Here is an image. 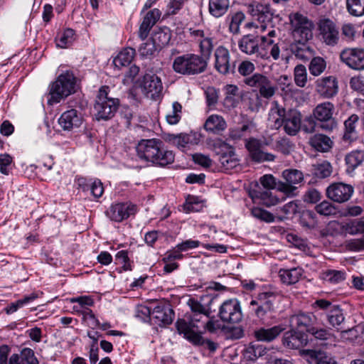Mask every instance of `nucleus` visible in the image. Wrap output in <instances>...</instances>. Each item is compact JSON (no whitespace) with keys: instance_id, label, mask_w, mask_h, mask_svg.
<instances>
[{"instance_id":"nucleus-10","label":"nucleus","mask_w":364,"mask_h":364,"mask_svg":"<svg viewBox=\"0 0 364 364\" xmlns=\"http://www.w3.org/2000/svg\"><path fill=\"white\" fill-rule=\"evenodd\" d=\"M318 36L321 41L328 46L338 44L340 38L339 29L336 24L328 18H321L317 23Z\"/></svg>"},{"instance_id":"nucleus-5","label":"nucleus","mask_w":364,"mask_h":364,"mask_svg":"<svg viewBox=\"0 0 364 364\" xmlns=\"http://www.w3.org/2000/svg\"><path fill=\"white\" fill-rule=\"evenodd\" d=\"M109 87L102 86L98 91L94 105L95 116L97 120H109L112 119L119 105L117 98L109 96Z\"/></svg>"},{"instance_id":"nucleus-37","label":"nucleus","mask_w":364,"mask_h":364,"mask_svg":"<svg viewBox=\"0 0 364 364\" xmlns=\"http://www.w3.org/2000/svg\"><path fill=\"white\" fill-rule=\"evenodd\" d=\"M198 41L199 42L200 55L205 58L206 62L208 63V60L217 42L210 34L206 35L203 39H198Z\"/></svg>"},{"instance_id":"nucleus-25","label":"nucleus","mask_w":364,"mask_h":364,"mask_svg":"<svg viewBox=\"0 0 364 364\" xmlns=\"http://www.w3.org/2000/svg\"><path fill=\"white\" fill-rule=\"evenodd\" d=\"M282 341L286 347L291 349H299L308 343L306 335L292 328L284 333Z\"/></svg>"},{"instance_id":"nucleus-14","label":"nucleus","mask_w":364,"mask_h":364,"mask_svg":"<svg viewBox=\"0 0 364 364\" xmlns=\"http://www.w3.org/2000/svg\"><path fill=\"white\" fill-rule=\"evenodd\" d=\"M282 177L285 181L277 184V190L287 196L294 195L296 185L304 179L303 173L297 169H286L282 172Z\"/></svg>"},{"instance_id":"nucleus-31","label":"nucleus","mask_w":364,"mask_h":364,"mask_svg":"<svg viewBox=\"0 0 364 364\" xmlns=\"http://www.w3.org/2000/svg\"><path fill=\"white\" fill-rule=\"evenodd\" d=\"M227 128V123L224 118L219 114H211L209 116L205 124L204 129L215 134H219Z\"/></svg>"},{"instance_id":"nucleus-16","label":"nucleus","mask_w":364,"mask_h":364,"mask_svg":"<svg viewBox=\"0 0 364 364\" xmlns=\"http://www.w3.org/2000/svg\"><path fill=\"white\" fill-rule=\"evenodd\" d=\"M264 144L260 140L250 138L246 140L245 147L250 153L251 159L257 163L273 161L275 156L263 150Z\"/></svg>"},{"instance_id":"nucleus-50","label":"nucleus","mask_w":364,"mask_h":364,"mask_svg":"<svg viewBox=\"0 0 364 364\" xmlns=\"http://www.w3.org/2000/svg\"><path fill=\"white\" fill-rule=\"evenodd\" d=\"M37 297L38 294L36 293H32L29 295L25 296L23 299H19L14 303H12L9 307H7V314H13L14 312L16 311L19 308H21L24 305L33 301Z\"/></svg>"},{"instance_id":"nucleus-64","label":"nucleus","mask_w":364,"mask_h":364,"mask_svg":"<svg viewBox=\"0 0 364 364\" xmlns=\"http://www.w3.org/2000/svg\"><path fill=\"white\" fill-rule=\"evenodd\" d=\"M250 129L249 124H244L240 128L231 129L230 137L234 140L240 139L246 136V132Z\"/></svg>"},{"instance_id":"nucleus-61","label":"nucleus","mask_w":364,"mask_h":364,"mask_svg":"<svg viewBox=\"0 0 364 364\" xmlns=\"http://www.w3.org/2000/svg\"><path fill=\"white\" fill-rule=\"evenodd\" d=\"M161 14V13L158 9L151 10L147 12L142 21V23H146L148 26L153 27L160 18Z\"/></svg>"},{"instance_id":"nucleus-26","label":"nucleus","mask_w":364,"mask_h":364,"mask_svg":"<svg viewBox=\"0 0 364 364\" xmlns=\"http://www.w3.org/2000/svg\"><path fill=\"white\" fill-rule=\"evenodd\" d=\"M82 122L80 114L76 109H72L63 112L58 119L60 126L64 129L70 131L79 127Z\"/></svg>"},{"instance_id":"nucleus-6","label":"nucleus","mask_w":364,"mask_h":364,"mask_svg":"<svg viewBox=\"0 0 364 364\" xmlns=\"http://www.w3.org/2000/svg\"><path fill=\"white\" fill-rule=\"evenodd\" d=\"M76 78L72 72L66 71L60 74L52 84L48 102L58 103L68 96L75 92Z\"/></svg>"},{"instance_id":"nucleus-63","label":"nucleus","mask_w":364,"mask_h":364,"mask_svg":"<svg viewBox=\"0 0 364 364\" xmlns=\"http://www.w3.org/2000/svg\"><path fill=\"white\" fill-rule=\"evenodd\" d=\"M255 69L253 63L249 60L241 62L238 66V72L242 76H247L252 73Z\"/></svg>"},{"instance_id":"nucleus-9","label":"nucleus","mask_w":364,"mask_h":364,"mask_svg":"<svg viewBox=\"0 0 364 364\" xmlns=\"http://www.w3.org/2000/svg\"><path fill=\"white\" fill-rule=\"evenodd\" d=\"M294 27L293 36L296 42H308L313 37V23L306 17L300 14H295L291 19Z\"/></svg>"},{"instance_id":"nucleus-18","label":"nucleus","mask_w":364,"mask_h":364,"mask_svg":"<svg viewBox=\"0 0 364 364\" xmlns=\"http://www.w3.org/2000/svg\"><path fill=\"white\" fill-rule=\"evenodd\" d=\"M214 67L223 75H227L234 71L235 65L230 63V55L228 48L223 46L216 48L214 52Z\"/></svg>"},{"instance_id":"nucleus-32","label":"nucleus","mask_w":364,"mask_h":364,"mask_svg":"<svg viewBox=\"0 0 364 364\" xmlns=\"http://www.w3.org/2000/svg\"><path fill=\"white\" fill-rule=\"evenodd\" d=\"M301 354L308 355L316 364H338L333 356L323 350H303Z\"/></svg>"},{"instance_id":"nucleus-54","label":"nucleus","mask_w":364,"mask_h":364,"mask_svg":"<svg viewBox=\"0 0 364 364\" xmlns=\"http://www.w3.org/2000/svg\"><path fill=\"white\" fill-rule=\"evenodd\" d=\"M331 166L327 161L318 164L314 168V173L318 178H326L331 175Z\"/></svg>"},{"instance_id":"nucleus-57","label":"nucleus","mask_w":364,"mask_h":364,"mask_svg":"<svg viewBox=\"0 0 364 364\" xmlns=\"http://www.w3.org/2000/svg\"><path fill=\"white\" fill-rule=\"evenodd\" d=\"M311 335H312L316 339L321 341H326L331 338L332 334L331 332L323 328H317L315 326L311 329L309 332Z\"/></svg>"},{"instance_id":"nucleus-46","label":"nucleus","mask_w":364,"mask_h":364,"mask_svg":"<svg viewBox=\"0 0 364 364\" xmlns=\"http://www.w3.org/2000/svg\"><path fill=\"white\" fill-rule=\"evenodd\" d=\"M343 228L346 232L350 235L364 234V220L355 219L350 220Z\"/></svg>"},{"instance_id":"nucleus-27","label":"nucleus","mask_w":364,"mask_h":364,"mask_svg":"<svg viewBox=\"0 0 364 364\" xmlns=\"http://www.w3.org/2000/svg\"><path fill=\"white\" fill-rule=\"evenodd\" d=\"M287 115L285 108L277 101L271 103V108L269 112L268 121L272 127L276 129L280 128Z\"/></svg>"},{"instance_id":"nucleus-40","label":"nucleus","mask_w":364,"mask_h":364,"mask_svg":"<svg viewBox=\"0 0 364 364\" xmlns=\"http://www.w3.org/2000/svg\"><path fill=\"white\" fill-rule=\"evenodd\" d=\"M159 48L167 45L171 40L170 30L167 27L160 28L154 31L150 38Z\"/></svg>"},{"instance_id":"nucleus-3","label":"nucleus","mask_w":364,"mask_h":364,"mask_svg":"<svg viewBox=\"0 0 364 364\" xmlns=\"http://www.w3.org/2000/svg\"><path fill=\"white\" fill-rule=\"evenodd\" d=\"M210 313L189 315L188 321L178 319L176 323V328L180 334L194 345H201L204 339L201 336L202 331L198 332L200 328H203Z\"/></svg>"},{"instance_id":"nucleus-35","label":"nucleus","mask_w":364,"mask_h":364,"mask_svg":"<svg viewBox=\"0 0 364 364\" xmlns=\"http://www.w3.org/2000/svg\"><path fill=\"white\" fill-rule=\"evenodd\" d=\"M310 144L318 151L326 152L332 147L333 141L326 135L317 134L311 137Z\"/></svg>"},{"instance_id":"nucleus-24","label":"nucleus","mask_w":364,"mask_h":364,"mask_svg":"<svg viewBox=\"0 0 364 364\" xmlns=\"http://www.w3.org/2000/svg\"><path fill=\"white\" fill-rule=\"evenodd\" d=\"M217 143L222 151H225L224 153L218 154L219 161L222 167L225 170H231L237 166L239 161L233 148L224 141H218Z\"/></svg>"},{"instance_id":"nucleus-59","label":"nucleus","mask_w":364,"mask_h":364,"mask_svg":"<svg viewBox=\"0 0 364 364\" xmlns=\"http://www.w3.org/2000/svg\"><path fill=\"white\" fill-rule=\"evenodd\" d=\"M188 305L191 311L190 315L210 313L208 309L194 299H190L188 301Z\"/></svg>"},{"instance_id":"nucleus-51","label":"nucleus","mask_w":364,"mask_h":364,"mask_svg":"<svg viewBox=\"0 0 364 364\" xmlns=\"http://www.w3.org/2000/svg\"><path fill=\"white\" fill-rule=\"evenodd\" d=\"M294 82L299 87H305L307 82L306 68L303 65H298L294 68Z\"/></svg>"},{"instance_id":"nucleus-56","label":"nucleus","mask_w":364,"mask_h":364,"mask_svg":"<svg viewBox=\"0 0 364 364\" xmlns=\"http://www.w3.org/2000/svg\"><path fill=\"white\" fill-rule=\"evenodd\" d=\"M158 48L157 46L151 39H149L141 44L139 52L141 55L146 57L154 55Z\"/></svg>"},{"instance_id":"nucleus-29","label":"nucleus","mask_w":364,"mask_h":364,"mask_svg":"<svg viewBox=\"0 0 364 364\" xmlns=\"http://www.w3.org/2000/svg\"><path fill=\"white\" fill-rule=\"evenodd\" d=\"M286 328L283 325H277L269 328H259L255 331L256 339L262 342H271L277 338Z\"/></svg>"},{"instance_id":"nucleus-2","label":"nucleus","mask_w":364,"mask_h":364,"mask_svg":"<svg viewBox=\"0 0 364 364\" xmlns=\"http://www.w3.org/2000/svg\"><path fill=\"white\" fill-rule=\"evenodd\" d=\"M136 152L140 159L156 166H166L174 161L173 151L164 149L159 139H141L136 146Z\"/></svg>"},{"instance_id":"nucleus-21","label":"nucleus","mask_w":364,"mask_h":364,"mask_svg":"<svg viewBox=\"0 0 364 364\" xmlns=\"http://www.w3.org/2000/svg\"><path fill=\"white\" fill-rule=\"evenodd\" d=\"M315 84L316 92L324 98H332L338 92V82L335 76L319 78Z\"/></svg>"},{"instance_id":"nucleus-36","label":"nucleus","mask_w":364,"mask_h":364,"mask_svg":"<svg viewBox=\"0 0 364 364\" xmlns=\"http://www.w3.org/2000/svg\"><path fill=\"white\" fill-rule=\"evenodd\" d=\"M278 85L282 95L285 97H294L302 93L301 90L294 87L287 75L280 76L278 80Z\"/></svg>"},{"instance_id":"nucleus-28","label":"nucleus","mask_w":364,"mask_h":364,"mask_svg":"<svg viewBox=\"0 0 364 364\" xmlns=\"http://www.w3.org/2000/svg\"><path fill=\"white\" fill-rule=\"evenodd\" d=\"M301 113L296 109H290L284 121V129L289 135H296L301 128Z\"/></svg>"},{"instance_id":"nucleus-53","label":"nucleus","mask_w":364,"mask_h":364,"mask_svg":"<svg viewBox=\"0 0 364 364\" xmlns=\"http://www.w3.org/2000/svg\"><path fill=\"white\" fill-rule=\"evenodd\" d=\"M182 106L178 102H175L172 105V111L166 115V119L168 124H176L181 119Z\"/></svg>"},{"instance_id":"nucleus-33","label":"nucleus","mask_w":364,"mask_h":364,"mask_svg":"<svg viewBox=\"0 0 364 364\" xmlns=\"http://www.w3.org/2000/svg\"><path fill=\"white\" fill-rule=\"evenodd\" d=\"M230 8V0H209L208 11L214 18L225 16Z\"/></svg>"},{"instance_id":"nucleus-60","label":"nucleus","mask_w":364,"mask_h":364,"mask_svg":"<svg viewBox=\"0 0 364 364\" xmlns=\"http://www.w3.org/2000/svg\"><path fill=\"white\" fill-rule=\"evenodd\" d=\"M345 246L350 251L359 252L364 250V239L357 238L346 240Z\"/></svg>"},{"instance_id":"nucleus-20","label":"nucleus","mask_w":364,"mask_h":364,"mask_svg":"<svg viewBox=\"0 0 364 364\" xmlns=\"http://www.w3.org/2000/svg\"><path fill=\"white\" fill-rule=\"evenodd\" d=\"M137 208L132 203H116L107 210V215L116 222H121L136 213Z\"/></svg>"},{"instance_id":"nucleus-45","label":"nucleus","mask_w":364,"mask_h":364,"mask_svg":"<svg viewBox=\"0 0 364 364\" xmlns=\"http://www.w3.org/2000/svg\"><path fill=\"white\" fill-rule=\"evenodd\" d=\"M74 31L67 28L61 33H59L55 38L58 47L65 48L72 43L74 40Z\"/></svg>"},{"instance_id":"nucleus-41","label":"nucleus","mask_w":364,"mask_h":364,"mask_svg":"<svg viewBox=\"0 0 364 364\" xmlns=\"http://www.w3.org/2000/svg\"><path fill=\"white\" fill-rule=\"evenodd\" d=\"M364 161V151L356 150L350 152L346 156V163L348 171H353Z\"/></svg>"},{"instance_id":"nucleus-12","label":"nucleus","mask_w":364,"mask_h":364,"mask_svg":"<svg viewBox=\"0 0 364 364\" xmlns=\"http://www.w3.org/2000/svg\"><path fill=\"white\" fill-rule=\"evenodd\" d=\"M247 11L257 19L259 23L260 26H257L261 31H265L267 27H272V19L274 15L273 11L271 9L269 4H263L259 3H252L247 6Z\"/></svg>"},{"instance_id":"nucleus-55","label":"nucleus","mask_w":364,"mask_h":364,"mask_svg":"<svg viewBox=\"0 0 364 364\" xmlns=\"http://www.w3.org/2000/svg\"><path fill=\"white\" fill-rule=\"evenodd\" d=\"M191 136L184 134H181L179 135H171L169 137V141L180 149H184L186 145L189 144Z\"/></svg>"},{"instance_id":"nucleus-43","label":"nucleus","mask_w":364,"mask_h":364,"mask_svg":"<svg viewBox=\"0 0 364 364\" xmlns=\"http://www.w3.org/2000/svg\"><path fill=\"white\" fill-rule=\"evenodd\" d=\"M251 214L254 218H255L261 221L267 223L274 222L275 218H277V220L279 221H282L284 220V218L282 217H280V216L275 217L270 212H269L264 209H262L261 208H257V207L253 208L251 210Z\"/></svg>"},{"instance_id":"nucleus-23","label":"nucleus","mask_w":364,"mask_h":364,"mask_svg":"<svg viewBox=\"0 0 364 364\" xmlns=\"http://www.w3.org/2000/svg\"><path fill=\"white\" fill-rule=\"evenodd\" d=\"M143 92L151 98L154 99L161 92L163 86L161 79L155 74L146 73L141 82Z\"/></svg>"},{"instance_id":"nucleus-11","label":"nucleus","mask_w":364,"mask_h":364,"mask_svg":"<svg viewBox=\"0 0 364 364\" xmlns=\"http://www.w3.org/2000/svg\"><path fill=\"white\" fill-rule=\"evenodd\" d=\"M218 316L223 322L239 323L242 318L240 301L237 299L225 301L219 308Z\"/></svg>"},{"instance_id":"nucleus-15","label":"nucleus","mask_w":364,"mask_h":364,"mask_svg":"<svg viewBox=\"0 0 364 364\" xmlns=\"http://www.w3.org/2000/svg\"><path fill=\"white\" fill-rule=\"evenodd\" d=\"M317 323L316 316L311 312L299 311L289 318L291 328L300 332H309Z\"/></svg>"},{"instance_id":"nucleus-4","label":"nucleus","mask_w":364,"mask_h":364,"mask_svg":"<svg viewBox=\"0 0 364 364\" xmlns=\"http://www.w3.org/2000/svg\"><path fill=\"white\" fill-rule=\"evenodd\" d=\"M208 67L206 59L198 54L185 53L174 58L173 70L183 75H195L204 73Z\"/></svg>"},{"instance_id":"nucleus-34","label":"nucleus","mask_w":364,"mask_h":364,"mask_svg":"<svg viewBox=\"0 0 364 364\" xmlns=\"http://www.w3.org/2000/svg\"><path fill=\"white\" fill-rule=\"evenodd\" d=\"M303 269L300 267L291 269H282L279 272V277L282 283L287 285L296 284L303 274Z\"/></svg>"},{"instance_id":"nucleus-47","label":"nucleus","mask_w":364,"mask_h":364,"mask_svg":"<svg viewBox=\"0 0 364 364\" xmlns=\"http://www.w3.org/2000/svg\"><path fill=\"white\" fill-rule=\"evenodd\" d=\"M346 8L350 15L362 16L364 15V0H346Z\"/></svg>"},{"instance_id":"nucleus-62","label":"nucleus","mask_w":364,"mask_h":364,"mask_svg":"<svg viewBox=\"0 0 364 364\" xmlns=\"http://www.w3.org/2000/svg\"><path fill=\"white\" fill-rule=\"evenodd\" d=\"M277 89V87L274 86L269 80L265 85H263L262 87L259 90V92L262 97L269 99L274 95Z\"/></svg>"},{"instance_id":"nucleus-13","label":"nucleus","mask_w":364,"mask_h":364,"mask_svg":"<svg viewBox=\"0 0 364 364\" xmlns=\"http://www.w3.org/2000/svg\"><path fill=\"white\" fill-rule=\"evenodd\" d=\"M276 299V294L272 291H264L259 293L257 299L252 300L250 306L257 317L263 319L264 316L274 311L273 303Z\"/></svg>"},{"instance_id":"nucleus-42","label":"nucleus","mask_w":364,"mask_h":364,"mask_svg":"<svg viewBox=\"0 0 364 364\" xmlns=\"http://www.w3.org/2000/svg\"><path fill=\"white\" fill-rule=\"evenodd\" d=\"M135 55V50L132 48H127L122 50L114 59L115 66L128 65L133 60Z\"/></svg>"},{"instance_id":"nucleus-49","label":"nucleus","mask_w":364,"mask_h":364,"mask_svg":"<svg viewBox=\"0 0 364 364\" xmlns=\"http://www.w3.org/2000/svg\"><path fill=\"white\" fill-rule=\"evenodd\" d=\"M269 80V79L267 76L260 73H255L252 76L246 77L244 82L250 87H257L259 90Z\"/></svg>"},{"instance_id":"nucleus-48","label":"nucleus","mask_w":364,"mask_h":364,"mask_svg":"<svg viewBox=\"0 0 364 364\" xmlns=\"http://www.w3.org/2000/svg\"><path fill=\"white\" fill-rule=\"evenodd\" d=\"M326 68V61L321 57H314L309 65V72L314 76L320 75L324 72Z\"/></svg>"},{"instance_id":"nucleus-19","label":"nucleus","mask_w":364,"mask_h":364,"mask_svg":"<svg viewBox=\"0 0 364 364\" xmlns=\"http://www.w3.org/2000/svg\"><path fill=\"white\" fill-rule=\"evenodd\" d=\"M340 58L352 69L364 70V49H344L340 54Z\"/></svg>"},{"instance_id":"nucleus-52","label":"nucleus","mask_w":364,"mask_h":364,"mask_svg":"<svg viewBox=\"0 0 364 364\" xmlns=\"http://www.w3.org/2000/svg\"><path fill=\"white\" fill-rule=\"evenodd\" d=\"M316 211L324 216H329L334 215L336 212V209L334 205L328 200H323L319 204L315 206Z\"/></svg>"},{"instance_id":"nucleus-17","label":"nucleus","mask_w":364,"mask_h":364,"mask_svg":"<svg viewBox=\"0 0 364 364\" xmlns=\"http://www.w3.org/2000/svg\"><path fill=\"white\" fill-rule=\"evenodd\" d=\"M353 193V187L343 183H335L330 185L326 189L328 198L336 203L348 201Z\"/></svg>"},{"instance_id":"nucleus-44","label":"nucleus","mask_w":364,"mask_h":364,"mask_svg":"<svg viewBox=\"0 0 364 364\" xmlns=\"http://www.w3.org/2000/svg\"><path fill=\"white\" fill-rule=\"evenodd\" d=\"M307 42H297L291 45L292 53L301 60H307L311 55V50L306 45Z\"/></svg>"},{"instance_id":"nucleus-22","label":"nucleus","mask_w":364,"mask_h":364,"mask_svg":"<svg viewBox=\"0 0 364 364\" xmlns=\"http://www.w3.org/2000/svg\"><path fill=\"white\" fill-rule=\"evenodd\" d=\"M144 314H148L151 319L159 326H166L171 323L173 311L171 309L165 306H156L152 310L145 308Z\"/></svg>"},{"instance_id":"nucleus-30","label":"nucleus","mask_w":364,"mask_h":364,"mask_svg":"<svg viewBox=\"0 0 364 364\" xmlns=\"http://www.w3.org/2000/svg\"><path fill=\"white\" fill-rule=\"evenodd\" d=\"M359 121V117L355 114H351L344 122V133L343 139L346 142H352L358 138L357 124Z\"/></svg>"},{"instance_id":"nucleus-39","label":"nucleus","mask_w":364,"mask_h":364,"mask_svg":"<svg viewBox=\"0 0 364 364\" xmlns=\"http://www.w3.org/2000/svg\"><path fill=\"white\" fill-rule=\"evenodd\" d=\"M252 198L260 200L261 203L267 207L277 205L279 200L274 196L270 190L259 188L252 191Z\"/></svg>"},{"instance_id":"nucleus-1","label":"nucleus","mask_w":364,"mask_h":364,"mask_svg":"<svg viewBox=\"0 0 364 364\" xmlns=\"http://www.w3.org/2000/svg\"><path fill=\"white\" fill-rule=\"evenodd\" d=\"M276 35L274 29L268 31L267 36L247 34L243 36L238 41L240 50L249 55H255L257 58L267 60L270 56L274 60L279 58L284 43H274L272 39Z\"/></svg>"},{"instance_id":"nucleus-8","label":"nucleus","mask_w":364,"mask_h":364,"mask_svg":"<svg viewBox=\"0 0 364 364\" xmlns=\"http://www.w3.org/2000/svg\"><path fill=\"white\" fill-rule=\"evenodd\" d=\"M311 306L314 309L318 308L327 311L326 318L328 323L338 331L341 329L345 316L343 310L338 305H332L329 301L326 299H318L312 304Z\"/></svg>"},{"instance_id":"nucleus-58","label":"nucleus","mask_w":364,"mask_h":364,"mask_svg":"<svg viewBox=\"0 0 364 364\" xmlns=\"http://www.w3.org/2000/svg\"><path fill=\"white\" fill-rule=\"evenodd\" d=\"M225 90L226 94L225 102L229 104L230 106L235 107V102L233 97L237 95L239 90L238 87L234 85H228L225 86Z\"/></svg>"},{"instance_id":"nucleus-7","label":"nucleus","mask_w":364,"mask_h":364,"mask_svg":"<svg viewBox=\"0 0 364 364\" xmlns=\"http://www.w3.org/2000/svg\"><path fill=\"white\" fill-rule=\"evenodd\" d=\"M335 107L330 102L318 104L314 109L313 114L318 122L319 127L326 132H332L337 127V122L333 117Z\"/></svg>"},{"instance_id":"nucleus-38","label":"nucleus","mask_w":364,"mask_h":364,"mask_svg":"<svg viewBox=\"0 0 364 364\" xmlns=\"http://www.w3.org/2000/svg\"><path fill=\"white\" fill-rule=\"evenodd\" d=\"M245 19V15L242 11L230 14L225 19L229 31L232 34H238L240 31V25Z\"/></svg>"}]
</instances>
